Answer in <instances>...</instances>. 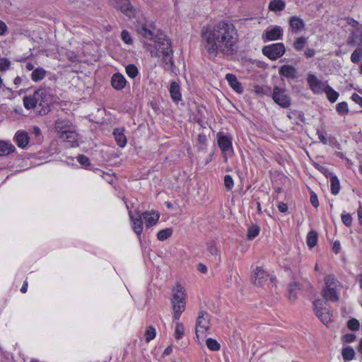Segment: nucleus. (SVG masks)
Instances as JSON below:
<instances>
[{
  "instance_id": "4d7b16f0",
  "label": "nucleus",
  "mask_w": 362,
  "mask_h": 362,
  "mask_svg": "<svg viewBox=\"0 0 362 362\" xmlns=\"http://www.w3.org/2000/svg\"><path fill=\"white\" fill-rule=\"evenodd\" d=\"M356 336L355 334L353 333H348L346 334H344L341 337V339L345 343H351L356 340Z\"/></svg>"
},
{
  "instance_id": "dca6fc26",
  "label": "nucleus",
  "mask_w": 362,
  "mask_h": 362,
  "mask_svg": "<svg viewBox=\"0 0 362 362\" xmlns=\"http://www.w3.org/2000/svg\"><path fill=\"white\" fill-rule=\"evenodd\" d=\"M13 140L19 148L24 149L29 143L30 137L25 130H18L16 132Z\"/></svg>"
},
{
  "instance_id": "5701e85b",
  "label": "nucleus",
  "mask_w": 362,
  "mask_h": 362,
  "mask_svg": "<svg viewBox=\"0 0 362 362\" xmlns=\"http://www.w3.org/2000/svg\"><path fill=\"white\" fill-rule=\"evenodd\" d=\"M362 43V30L358 29L353 30L347 39V45L354 47Z\"/></svg>"
},
{
  "instance_id": "864d4df0",
  "label": "nucleus",
  "mask_w": 362,
  "mask_h": 362,
  "mask_svg": "<svg viewBox=\"0 0 362 362\" xmlns=\"http://www.w3.org/2000/svg\"><path fill=\"white\" fill-rule=\"evenodd\" d=\"M122 40L127 45H131L133 42L130 33L127 30H123L121 33Z\"/></svg>"
},
{
  "instance_id": "39448f33",
  "label": "nucleus",
  "mask_w": 362,
  "mask_h": 362,
  "mask_svg": "<svg viewBox=\"0 0 362 362\" xmlns=\"http://www.w3.org/2000/svg\"><path fill=\"white\" fill-rule=\"evenodd\" d=\"M316 316L325 325L332 322V313L327 307V303L321 299H315L313 302Z\"/></svg>"
},
{
  "instance_id": "393cba45",
  "label": "nucleus",
  "mask_w": 362,
  "mask_h": 362,
  "mask_svg": "<svg viewBox=\"0 0 362 362\" xmlns=\"http://www.w3.org/2000/svg\"><path fill=\"white\" fill-rule=\"evenodd\" d=\"M169 92L170 97L173 102L177 103L182 99V95L180 92V86L176 81H172L170 83Z\"/></svg>"
},
{
  "instance_id": "7ed1b4c3",
  "label": "nucleus",
  "mask_w": 362,
  "mask_h": 362,
  "mask_svg": "<svg viewBox=\"0 0 362 362\" xmlns=\"http://www.w3.org/2000/svg\"><path fill=\"white\" fill-rule=\"evenodd\" d=\"M35 95L37 98V114L39 115H47L51 110L50 105L53 100L52 94L45 88H40L35 90Z\"/></svg>"
},
{
  "instance_id": "f8f14e48",
  "label": "nucleus",
  "mask_w": 362,
  "mask_h": 362,
  "mask_svg": "<svg viewBox=\"0 0 362 362\" xmlns=\"http://www.w3.org/2000/svg\"><path fill=\"white\" fill-rule=\"evenodd\" d=\"M209 322V315L204 310H201L199 313L198 317L196 323V335L199 337L198 332L199 328L203 329L204 331H208L209 327L207 325Z\"/></svg>"
},
{
  "instance_id": "c756f323",
  "label": "nucleus",
  "mask_w": 362,
  "mask_h": 362,
  "mask_svg": "<svg viewBox=\"0 0 362 362\" xmlns=\"http://www.w3.org/2000/svg\"><path fill=\"white\" fill-rule=\"evenodd\" d=\"M286 3L283 0H272L268 6L269 11L273 12H280L284 10Z\"/></svg>"
},
{
  "instance_id": "8fccbe9b",
  "label": "nucleus",
  "mask_w": 362,
  "mask_h": 362,
  "mask_svg": "<svg viewBox=\"0 0 362 362\" xmlns=\"http://www.w3.org/2000/svg\"><path fill=\"white\" fill-rule=\"evenodd\" d=\"M347 327L352 331H357L360 328V322L356 318H351L347 322Z\"/></svg>"
},
{
  "instance_id": "774afa93",
  "label": "nucleus",
  "mask_w": 362,
  "mask_h": 362,
  "mask_svg": "<svg viewBox=\"0 0 362 362\" xmlns=\"http://www.w3.org/2000/svg\"><path fill=\"white\" fill-rule=\"evenodd\" d=\"M7 25L6 23L0 20V35H4L7 31Z\"/></svg>"
},
{
  "instance_id": "f704fd0d",
  "label": "nucleus",
  "mask_w": 362,
  "mask_h": 362,
  "mask_svg": "<svg viewBox=\"0 0 362 362\" xmlns=\"http://www.w3.org/2000/svg\"><path fill=\"white\" fill-rule=\"evenodd\" d=\"M331 182V193L334 195H337L339 194L341 186L339 180L338 179L337 175L331 176L330 179Z\"/></svg>"
},
{
  "instance_id": "e433bc0d",
  "label": "nucleus",
  "mask_w": 362,
  "mask_h": 362,
  "mask_svg": "<svg viewBox=\"0 0 362 362\" xmlns=\"http://www.w3.org/2000/svg\"><path fill=\"white\" fill-rule=\"evenodd\" d=\"M254 92L259 95H271V88L267 86L256 85L253 88Z\"/></svg>"
},
{
  "instance_id": "13d9d810",
  "label": "nucleus",
  "mask_w": 362,
  "mask_h": 362,
  "mask_svg": "<svg viewBox=\"0 0 362 362\" xmlns=\"http://www.w3.org/2000/svg\"><path fill=\"white\" fill-rule=\"evenodd\" d=\"M10 62L6 58H0V71H4L8 69L10 66Z\"/></svg>"
},
{
  "instance_id": "a211bd4d",
  "label": "nucleus",
  "mask_w": 362,
  "mask_h": 362,
  "mask_svg": "<svg viewBox=\"0 0 362 362\" xmlns=\"http://www.w3.org/2000/svg\"><path fill=\"white\" fill-rule=\"evenodd\" d=\"M322 296L325 299V302H337L339 300V294L337 291V288H323Z\"/></svg>"
},
{
  "instance_id": "603ef678",
  "label": "nucleus",
  "mask_w": 362,
  "mask_h": 362,
  "mask_svg": "<svg viewBox=\"0 0 362 362\" xmlns=\"http://www.w3.org/2000/svg\"><path fill=\"white\" fill-rule=\"evenodd\" d=\"M207 251L211 253V255H217L218 254V250L216 246V243L214 241H210L207 243Z\"/></svg>"
},
{
  "instance_id": "37998d69",
  "label": "nucleus",
  "mask_w": 362,
  "mask_h": 362,
  "mask_svg": "<svg viewBox=\"0 0 362 362\" xmlns=\"http://www.w3.org/2000/svg\"><path fill=\"white\" fill-rule=\"evenodd\" d=\"M207 138L205 134H199L197 136L198 150L199 151H205L206 149Z\"/></svg>"
},
{
  "instance_id": "423d86ee",
  "label": "nucleus",
  "mask_w": 362,
  "mask_h": 362,
  "mask_svg": "<svg viewBox=\"0 0 362 362\" xmlns=\"http://www.w3.org/2000/svg\"><path fill=\"white\" fill-rule=\"evenodd\" d=\"M262 53L271 60H276L284 55L286 49L281 42L274 43L262 47Z\"/></svg>"
},
{
  "instance_id": "bb28decb",
  "label": "nucleus",
  "mask_w": 362,
  "mask_h": 362,
  "mask_svg": "<svg viewBox=\"0 0 362 362\" xmlns=\"http://www.w3.org/2000/svg\"><path fill=\"white\" fill-rule=\"evenodd\" d=\"M289 25L293 32L298 33L301 31L305 28L303 21L298 16H292L289 20Z\"/></svg>"
},
{
  "instance_id": "49530a36",
  "label": "nucleus",
  "mask_w": 362,
  "mask_h": 362,
  "mask_svg": "<svg viewBox=\"0 0 362 362\" xmlns=\"http://www.w3.org/2000/svg\"><path fill=\"white\" fill-rule=\"evenodd\" d=\"M362 57V49L361 47H357L351 55V61L357 64L361 60Z\"/></svg>"
},
{
  "instance_id": "1a4fd4ad",
  "label": "nucleus",
  "mask_w": 362,
  "mask_h": 362,
  "mask_svg": "<svg viewBox=\"0 0 362 362\" xmlns=\"http://www.w3.org/2000/svg\"><path fill=\"white\" fill-rule=\"evenodd\" d=\"M116 8L129 18L136 17V9L129 0H120L117 1Z\"/></svg>"
},
{
  "instance_id": "2eb2a0df",
  "label": "nucleus",
  "mask_w": 362,
  "mask_h": 362,
  "mask_svg": "<svg viewBox=\"0 0 362 362\" xmlns=\"http://www.w3.org/2000/svg\"><path fill=\"white\" fill-rule=\"evenodd\" d=\"M145 221L146 227L149 228L155 226L159 220L160 214L155 211H145L141 214Z\"/></svg>"
},
{
  "instance_id": "b1692460",
  "label": "nucleus",
  "mask_w": 362,
  "mask_h": 362,
  "mask_svg": "<svg viewBox=\"0 0 362 362\" xmlns=\"http://www.w3.org/2000/svg\"><path fill=\"white\" fill-rule=\"evenodd\" d=\"M77 137V133L72 128L65 132L63 134L59 135V138L64 141L69 143L71 146L78 145Z\"/></svg>"
},
{
  "instance_id": "6e6552de",
  "label": "nucleus",
  "mask_w": 362,
  "mask_h": 362,
  "mask_svg": "<svg viewBox=\"0 0 362 362\" xmlns=\"http://www.w3.org/2000/svg\"><path fill=\"white\" fill-rule=\"evenodd\" d=\"M185 296L184 288L181 285H177L171 299L173 308H175V305H179L185 309Z\"/></svg>"
},
{
  "instance_id": "6ab92c4d",
  "label": "nucleus",
  "mask_w": 362,
  "mask_h": 362,
  "mask_svg": "<svg viewBox=\"0 0 362 362\" xmlns=\"http://www.w3.org/2000/svg\"><path fill=\"white\" fill-rule=\"evenodd\" d=\"M226 79L227 80L228 85L230 87L235 91L238 94H241L243 93V87L240 83L235 75L233 74H227L226 76Z\"/></svg>"
},
{
  "instance_id": "2f4dec72",
  "label": "nucleus",
  "mask_w": 362,
  "mask_h": 362,
  "mask_svg": "<svg viewBox=\"0 0 362 362\" xmlns=\"http://www.w3.org/2000/svg\"><path fill=\"white\" fill-rule=\"evenodd\" d=\"M47 71L42 67H37L31 74V79L34 82L42 81L46 76Z\"/></svg>"
},
{
  "instance_id": "5fc2aeb1",
  "label": "nucleus",
  "mask_w": 362,
  "mask_h": 362,
  "mask_svg": "<svg viewBox=\"0 0 362 362\" xmlns=\"http://www.w3.org/2000/svg\"><path fill=\"white\" fill-rule=\"evenodd\" d=\"M233 180L230 175H226L224 176V186L228 191H230L233 187Z\"/></svg>"
},
{
  "instance_id": "9d476101",
  "label": "nucleus",
  "mask_w": 362,
  "mask_h": 362,
  "mask_svg": "<svg viewBox=\"0 0 362 362\" xmlns=\"http://www.w3.org/2000/svg\"><path fill=\"white\" fill-rule=\"evenodd\" d=\"M283 36V29L278 25L267 29L262 34V40L265 42L267 41H274L279 40Z\"/></svg>"
},
{
  "instance_id": "052dcab7",
  "label": "nucleus",
  "mask_w": 362,
  "mask_h": 362,
  "mask_svg": "<svg viewBox=\"0 0 362 362\" xmlns=\"http://www.w3.org/2000/svg\"><path fill=\"white\" fill-rule=\"evenodd\" d=\"M66 57L71 62H77L79 61L78 56L73 51L67 52Z\"/></svg>"
},
{
  "instance_id": "6e6d98bb",
  "label": "nucleus",
  "mask_w": 362,
  "mask_h": 362,
  "mask_svg": "<svg viewBox=\"0 0 362 362\" xmlns=\"http://www.w3.org/2000/svg\"><path fill=\"white\" fill-rule=\"evenodd\" d=\"M185 309L183 308H180L179 305H175V308H173V318L174 320H178L180 318L182 313L185 311Z\"/></svg>"
},
{
  "instance_id": "58836bf2",
  "label": "nucleus",
  "mask_w": 362,
  "mask_h": 362,
  "mask_svg": "<svg viewBox=\"0 0 362 362\" xmlns=\"http://www.w3.org/2000/svg\"><path fill=\"white\" fill-rule=\"evenodd\" d=\"M173 234V229L171 228H167L160 230L157 233V238L160 241H164L169 238Z\"/></svg>"
},
{
  "instance_id": "c9c22d12",
  "label": "nucleus",
  "mask_w": 362,
  "mask_h": 362,
  "mask_svg": "<svg viewBox=\"0 0 362 362\" xmlns=\"http://www.w3.org/2000/svg\"><path fill=\"white\" fill-rule=\"evenodd\" d=\"M324 91L326 93L328 100L331 103H334L339 95V94L329 86H325Z\"/></svg>"
},
{
  "instance_id": "f257e3e1",
  "label": "nucleus",
  "mask_w": 362,
  "mask_h": 362,
  "mask_svg": "<svg viewBox=\"0 0 362 362\" xmlns=\"http://www.w3.org/2000/svg\"><path fill=\"white\" fill-rule=\"evenodd\" d=\"M202 44L209 55L216 57L220 52L225 55L236 53L238 33L233 24L221 21L213 28L202 29Z\"/></svg>"
},
{
  "instance_id": "09e8293b",
  "label": "nucleus",
  "mask_w": 362,
  "mask_h": 362,
  "mask_svg": "<svg viewBox=\"0 0 362 362\" xmlns=\"http://www.w3.org/2000/svg\"><path fill=\"white\" fill-rule=\"evenodd\" d=\"M337 281L333 275H328L325 279V286L324 288H337Z\"/></svg>"
},
{
  "instance_id": "7c9ffc66",
  "label": "nucleus",
  "mask_w": 362,
  "mask_h": 362,
  "mask_svg": "<svg viewBox=\"0 0 362 362\" xmlns=\"http://www.w3.org/2000/svg\"><path fill=\"white\" fill-rule=\"evenodd\" d=\"M341 356H342L343 360L345 362H347V361H352L355 358L356 353H355L354 349L351 346H346L342 349Z\"/></svg>"
},
{
  "instance_id": "4468645a",
  "label": "nucleus",
  "mask_w": 362,
  "mask_h": 362,
  "mask_svg": "<svg viewBox=\"0 0 362 362\" xmlns=\"http://www.w3.org/2000/svg\"><path fill=\"white\" fill-rule=\"evenodd\" d=\"M279 74L288 79H296L298 77L297 69L291 65H282L279 69Z\"/></svg>"
},
{
  "instance_id": "f3484780",
  "label": "nucleus",
  "mask_w": 362,
  "mask_h": 362,
  "mask_svg": "<svg viewBox=\"0 0 362 362\" xmlns=\"http://www.w3.org/2000/svg\"><path fill=\"white\" fill-rule=\"evenodd\" d=\"M269 275L264 271L262 267H257L252 276L253 284L257 286H262L267 280Z\"/></svg>"
},
{
  "instance_id": "72a5a7b5",
  "label": "nucleus",
  "mask_w": 362,
  "mask_h": 362,
  "mask_svg": "<svg viewBox=\"0 0 362 362\" xmlns=\"http://www.w3.org/2000/svg\"><path fill=\"white\" fill-rule=\"evenodd\" d=\"M300 289V284L292 282L288 285V298L291 301H294L297 298V290Z\"/></svg>"
},
{
  "instance_id": "4be33fe9",
  "label": "nucleus",
  "mask_w": 362,
  "mask_h": 362,
  "mask_svg": "<svg viewBox=\"0 0 362 362\" xmlns=\"http://www.w3.org/2000/svg\"><path fill=\"white\" fill-rule=\"evenodd\" d=\"M308 83L315 93L320 92L322 89L323 84L314 74H309L308 76Z\"/></svg>"
},
{
  "instance_id": "412c9836",
  "label": "nucleus",
  "mask_w": 362,
  "mask_h": 362,
  "mask_svg": "<svg viewBox=\"0 0 362 362\" xmlns=\"http://www.w3.org/2000/svg\"><path fill=\"white\" fill-rule=\"evenodd\" d=\"M71 122L67 119H58L54 124V127L59 136L63 134L67 130H70Z\"/></svg>"
},
{
  "instance_id": "de8ad7c7",
  "label": "nucleus",
  "mask_w": 362,
  "mask_h": 362,
  "mask_svg": "<svg viewBox=\"0 0 362 362\" xmlns=\"http://www.w3.org/2000/svg\"><path fill=\"white\" fill-rule=\"evenodd\" d=\"M206 344L209 349L211 351H218L221 348L218 342L212 338H209L206 339Z\"/></svg>"
},
{
  "instance_id": "0e129e2a",
  "label": "nucleus",
  "mask_w": 362,
  "mask_h": 362,
  "mask_svg": "<svg viewBox=\"0 0 362 362\" xmlns=\"http://www.w3.org/2000/svg\"><path fill=\"white\" fill-rule=\"evenodd\" d=\"M304 54L307 58H311L315 56V50L313 48L308 47L305 50Z\"/></svg>"
},
{
  "instance_id": "338daca9",
  "label": "nucleus",
  "mask_w": 362,
  "mask_h": 362,
  "mask_svg": "<svg viewBox=\"0 0 362 362\" xmlns=\"http://www.w3.org/2000/svg\"><path fill=\"white\" fill-rule=\"evenodd\" d=\"M317 134L318 135V138H319L320 142H322L323 144H327V139L322 132H320V130H317Z\"/></svg>"
},
{
  "instance_id": "c03bdc74",
  "label": "nucleus",
  "mask_w": 362,
  "mask_h": 362,
  "mask_svg": "<svg viewBox=\"0 0 362 362\" xmlns=\"http://www.w3.org/2000/svg\"><path fill=\"white\" fill-rule=\"evenodd\" d=\"M336 110L340 115H345L349 112L348 104L346 102H341L336 106Z\"/></svg>"
},
{
  "instance_id": "bf43d9fd",
  "label": "nucleus",
  "mask_w": 362,
  "mask_h": 362,
  "mask_svg": "<svg viewBox=\"0 0 362 362\" xmlns=\"http://www.w3.org/2000/svg\"><path fill=\"white\" fill-rule=\"evenodd\" d=\"M341 221L343 222V223L347 226V227H349L351 226L352 224V217L350 214H342L341 215Z\"/></svg>"
},
{
  "instance_id": "cd10ccee",
  "label": "nucleus",
  "mask_w": 362,
  "mask_h": 362,
  "mask_svg": "<svg viewBox=\"0 0 362 362\" xmlns=\"http://www.w3.org/2000/svg\"><path fill=\"white\" fill-rule=\"evenodd\" d=\"M16 147L10 142L0 140V156H6L13 153Z\"/></svg>"
},
{
  "instance_id": "4c0bfd02",
  "label": "nucleus",
  "mask_w": 362,
  "mask_h": 362,
  "mask_svg": "<svg viewBox=\"0 0 362 362\" xmlns=\"http://www.w3.org/2000/svg\"><path fill=\"white\" fill-rule=\"evenodd\" d=\"M260 228L257 225H252L247 229V237L249 240L255 239L259 233Z\"/></svg>"
},
{
  "instance_id": "a878e982",
  "label": "nucleus",
  "mask_w": 362,
  "mask_h": 362,
  "mask_svg": "<svg viewBox=\"0 0 362 362\" xmlns=\"http://www.w3.org/2000/svg\"><path fill=\"white\" fill-rule=\"evenodd\" d=\"M23 105L27 110L35 109V111L37 113V110H38V107L37 98V95H35V91L33 95L25 96L23 98Z\"/></svg>"
},
{
  "instance_id": "e2e57ef3",
  "label": "nucleus",
  "mask_w": 362,
  "mask_h": 362,
  "mask_svg": "<svg viewBox=\"0 0 362 362\" xmlns=\"http://www.w3.org/2000/svg\"><path fill=\"white\" fill-rule=\"evenodd\" d=\"M351 100L358 104L362 107V97L354 93L351 95Z\"/></svg>"
},
{
  "instance_id": "aec40b11",
  "label": "nucleus",
  "mask_w": 362,
  "mask_h": 362,
  "mask_svg": "<svg viewBox=\"0 0 362 362\" xmlns=\"http://www.w3.org/2000/svg\"><path fill=\"white\" fill-rule=\"evenodd\" d=\"M127 83L124 76L120 73H115L111 78L112 86L117 90H122Z\"/></svg>"
},
{
  "instance_id": "c85d7f7f",
  "label": "nucleus",
  "mask_w": 362,
  "mask_h": 362,
  "mask_svg": "<svg viewBox=\"0 0 362 362\" xmlns=\"http://www.w3.org/2000/svg\"><path fill=\"white\" fill-rule=\"evenodd\" d=\"M115 141L119 147H124L127 144V137L124 134L123 129L117 128L113 131Z\"/></svg>"
},
{
  "instance_id": "20e7f679",
  "label": "nucleus",
  "mask_w": 362,
  "mask_h": 362,
  "mask_svg": "<svg viewBox=\"0 0 362 362\" xmlns=\"http://www.w3.org/2000/svg\"><path fill=\"white\" fill-rule=\"evenodd\" d=\"M271 96L274 102L282 108L286 109L291 105V97L286 88L275 86Z\"/></svg>"
},
{
  "instance_id": "680f3d73",
  "label": "nucleus",
  "mask_w": 362,
  "mask_h": 362,
  "mask_svg": "<svg viewBox=\"0 0 362 362\" xmlns=\"http://www.w3.org/2000/svg\"><path fill=\"white\" fill-rule=\"evenodd\" d=\"M310 201L312 205L317 208L319 206V202L317 194L314 192H310Z\"/></svg>"
},
{
  "instance_id": "473e14b6",
  "label": "nucleus",
  "mask_w": 362,
  "mask_h": 362,
  "mask_svg": "<svg viewBox=\"0 0 362 362\" xmlns=\"http://www.w3.org/2000/svg\"><path fill=\"white\" fill-rule=\"evenodd\" d=\"M318 234L316 230H311L307 235L306 243L310 248H313L317 243Z\"/></svg>"
},
{
  "instance_id": "ddd939ff",
  "label": "nucleus",
  "mask_w": 362,
  "mask_h": 362,
  "mask_svg": "<svg viewBox=\"0 0 362 362\" xmlns=\"http://www.w3.org/2000/svg\"><path fill=\"white\" fill-rule=\"evenodd\" d=\"M153 30L154 26L152 23L149 25L143 23L136 25V32L138 34L147 40H153L154 39L155 35L153 33Z\"/></svg>"
},
{
  "instance_id": "3c124183",
  "label": "nucleus",
  "mask_w": 362,
  "mask_h": 362,
  "mask_svg": "<svg viewBox=\"0 0 362 362\" xmlns=\"http://www.w3.org/2000/svg\"><path fill=\"white\" fill-rule=\"evenodd\" d=\"M77 160L82 166L86 168H88L90 166V159L85 155H79L77 157Z\"/></svg>"
},
{
  "instance_id": "a18cd8bd",
  "label": "nucleus",
  "mask_w": 362,
  "mask_h": 362,
  "mask_svg": "<svg viewBox=\"0 0 362 362\" xmlns=\"http://www.w3.org/2000/svg\"><path fill=\"white\" fill-rule=\"evenodd\" d=\"M156 329L153 326H148L145 332V340L149 342L156 337Z\"/></svg>"
},
{
  "instance_id": "a19ab883",
  "label": "nucleus",
  "mask_w": 362,
  "mask_h": 362,
  "mask_svg": "<svg viewBox=\"0 0 362 362\" xmlns=\"http://www.w3.org/2000/svg\"><path fill=\"white\" fill-rule=\"evenodd\" d=\"M307 43V38L305 37H298L293 43V48L297 52L302 51Z\"/></svg>"
},
{
  "instance_id": "9b49d317",
  "label": "nucleus",
  "mask_w": 362,
  "mask_h": 362,
  "mask_svg": "<svg viewBox=\"0 0 362 362\" xmlns=\"http://www.w3.org/2000/svg\"><path fill=\"white\" fill-rule=\"evenodd\" d=\"M137 217H134L132 211H129V216L132 223V229L140 238L144 228L143 218L139 211L136 212Z\"/></svg>"
},
{
  "instance_id": "f03ea898",
  "label": "nucleus",
  "mask_w": 362,
  "mask_h": 362,
  "mask_svg": "<svg viewBox=\"0 0 362 362\" xmlns=\"http://www.w3.org/2000/svg\"><path fill=\"white\" fill-rule=\"evenodd\" d=\"M156 51H151V57H160L163 56V68L174 71L173 50L170 39L161 30H158L154 37Z\"/></svg>"
},
{
  "instance_id": "0eeeda50",
  "label": "nucleus",
  "mask_w": 362,
  "mask_h": 362,
  "mask_svg": "<svg viewBox=\"0 0 362 362\" xmlns=\"http://www.w3.org/2000/svg\"><path fill=\"white\" fill-rule=\"evenodd\" d=\"M217 144L223 153L224 162L227 163V154L233 153L231 136L225 135L223 132H218L217 134Z\"/></svg>"
},
{
  "instance_id": "ea45409f",
  "label": "nucleus",
  "mask_w": 362,
  "mask_h": 362,
  "mask_svg": "<svg viewBox=\"0 0 362 362\" xmlns=\"http://www.w3.org/2000/svg\"><path fill=\"white\" fill-rule=\"evenodd\" d=\"M185 334V327L182 322H177L175 323V338L177 340H179L183 337Z\"/></svg>"
},
{
  "instance_id": "79ce46f5",
  "label": "nucleus",
  "mask_w": 362,
  "mask_h": 362,
  "mask_svg": "<svg viewBox=\"0 0 362 362\" xmlns=\"http://www.w3.org/2000/svg\"><path fill=\"white\" fill-rule=\"evenodd\" d=\"M127 76L131 78H134L139 74V69L136 65L129 64L125 67Z\"/></svg>"
},
{
  "instance_id": "69168bd1",
  "label": "nucleus",
  "mask_w": 362,
  "mask_h": 362,
  "mask_svg": "<svg viewBox=\"0 0 362 362\" xmlns=\"http://www.w3.org/2000/svg\"><path fill=\"white\" fill-rule=\"evenodd\" d=\"M277 207L279 211L281 213H285L288 211V206L284 202L279 203Z\"/></svg>"
}]
</instances>
